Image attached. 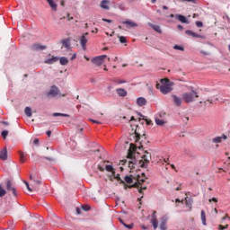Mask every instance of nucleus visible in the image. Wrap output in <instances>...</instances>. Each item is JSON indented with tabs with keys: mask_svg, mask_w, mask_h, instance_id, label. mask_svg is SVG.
Segmentation results:
<instances>
[{
	"mask_svg": "<svg viewBox=\"0 0 230 230\" xmlns=\"http://www.w3.org/2000/svg\"><path fill=\"white\" fill-rule=\"evenodd\" d=\"M135 134H136V143H137V141H139V139H141V133L137 131V128L135 130Z\"/></svg>",
	"mask_w": 230,
	"mask_h": 230,
	"instance_id": "obj_36",
	"label": "nucleus"
},
{
	"mask_svg": "<svg viewBox=\"0 0 230 230\" xmlns=\"http://www.w3.org/2000/svg\"><path fill=\"white\" fill-rule=\"evenodd\" d=\"M175 19H177V21H180V22L188 24V19L182 14H175Z\"/></svg>",
	"mask_w": 230,
	"mask_h": 230,
	"instance_id": "obj_15",
	"label": "nucleus"
},
{
	"mask_svg": "<svg viewBox=\"0 0 230 230\" xmlns=\"http://www.w3.org/2000/svg\"><path fill=\"white\" fill-rule=\"evenodd\" d=\"M197 98H199V93L195 92L194 90L182 94V100L185 102V103H193Z\"/></svg>",
	"mask_w": 230,
	"mask_h": 230,
	"instance_id": "obj_2",
	"label": "nucleus"
},
{
	"mask_svg": "<svg viewBox=\"0 0 230 230\" xmlns=\"http://www.w3.org/2000/svg\"><path fill=\"white\" fill-rule=\"evenodd\" d=\"M183 121L186 123V122H188V121H190V118H188V117H184L183 119Z\"/></svg>",
	"mask_w": 230,
	"mask_h": 230,
	"instance_id": "obj_60",
	"label": "nucleus"
},
{
	"mask_svg": "<svg viewBox=\"0 0 230 230\" xmlns=\"http://www.w3.org/2000/svg\"><path fill=\"white\" fill-rule=\"evenodd\" d=\"M186 206L189 208V211H191V206L193 205V199L191 198H185Z\"/></svg>",
	"mask_w": 230,
	"mask_h": 230,
	"instance_id": "obj_19",
	"label": "nucleus"
},
{
	"mask_svg": "<svg viewBox=\"0 0 230 230\" xmlns=\"http://www.w3.org/2000/svg\"><path fill=\"white\" fill-rule=\"evenodd\" d=\"M47 2L49 3V4L50 8L53 10V12H57L58 5L55 3V1H53V0H47Z\"/></svg>",
	"mask_w": 230,
	"mask_h": 230,
	"instance_id": "obj_22",
	"label": "nucleus"
},
{
	"mask_svg": "<svg viewBox=\"0 0 230 230\" xmlns=\"http://www.w3.org/2000/svg\"><path fill=\"white\" fill-rule=\"evenodd\" d=\"M101 8L102 10H111V1L109 0H102L100 4Z\"/></svg>",
	"mask_w": 230,
	"mask_h": 230,
	"instance_id": "obj_12",
	"label": "nucleus"
},
{
	"mask_svg": "<svg viewBox=\"0 0 230 230\" xmlns=\"http://www.w3.org/2000/svg\"><path fill=\"white\" fill-rule=\"evenodd\" d=\"M186 35H189V37H193V39H200V34L195 33L192 31H186Z\"/></svg>",
	"mask_w": 230,
	"mask_h": 230,
	"instance_id": "obj_17",
	"label": "nucleus"
},
{
	"mask_svg": "<svg viewBox=\"0 0 230 230\" xmlns=\"http://www.w3.org/2000/svg\"><path fill=\"white\" fill-rule=\"evenodd\" d=\"M86 35H89V33H85L84 34L81 38H80V44L82 47V49H84V51H85L87 49L86 44H87V38L85 37Z\"/></svg>",
	"mask_w": 230,
	"mask_h": 230,
	"instance_id": "obj_9",
	"label": "nucleus"
},
{
	"mask_svg": "<svg viewBox=\"0 0 230 230\" xmlns=\"http://www.w3.org/2000/svg\"><path fill=\"white\" fill-rule=\"evenodd\" d=\"M140 227H141V229H143V230H148V229H150V226H144V225H141L140 226Z\"/></svg>",
	"mask_w": 230,
	"mask_h": 230,
	"instance_id": "obj_48",
	"label": "nucleus"
},
{
	"mask_svg": "<svg viewBox=\"0 0 230 230\" xmlns=\"http://www.w3.org/2000/svg\"><path fill=\"white\" fill-rule=\"evenodd\" d=\"M107 58V55H102L99 57H95L92 59V62L94 64V66H102L103 64V61Z\"/></svg>",
	"mask_w": 230,
	"mask_h": 230,
	"instance_id": "obj_7",
	"label": "nucleus"
},
{
	"mask_svg": "<svg viewBox=\"0 0 230 230\" xmlns=\"http://www.w3.org/2000/svg\"><path fill=\"white\" fill-rule=\"evenodd\" d=\"M47 98H57V96L64 97L66 93L60 94V90L56 85H52L50 90L46 93Z\"/></svg>",
	"mask_w": 230,
	"mask_h": 230,
	"instance_id": "obj_3",
	"label": "nucleus"
},
{
	"mask_svg": "<svg viewBox=\"0 0 230 230\" xmlns=\"http://www.w3.org/2000/svg\"><path fill=\"white\" fill-rule=\"evenodd\" d=\"M33 145H39V138H35L33 140Z\"/></svg>",
	"mask_w": 230,
	"mask_h": 230,
	"instance_id": "obj_59",
	"label": "nucleus"
},
{
	"mask_svg": "<svg viewBox=\"0 0 230 230\" xmlns=\"http://www.w3.org/2000/svg\"><path fill=\"white\" fill-rule=\"evenodd\" d=\"M124 181L128 184H132V182H133L132 177H130V176H125Z\"/></svg>",
	"mask_w": 230,
	"mask_h": 230,
	"instance_id": "obj_35",
	"label": "nucleus"
},
{
	"mask_svg": "<svg viewBox=\"0 0 230 230\" xmlns=\"http://www.w3.org/2000/svg\"><path fill=\"white\" fill-rule=\"evenodd\" d=\"M20 163H26V155L24 153H20Z\"/></svg>",
	"mask_w": 230,
	"mask_h": 230,
	"instance_id": "obj_30",
	"label": "nucleus"
},
{
	"mask_svg": "<svg viewBox=\"0 0 230 230\" xmlns=\"http://www.w3.org/2000/svg\"><path fill=\"white\" fill-rule=\"evenodd\" d=\"M105 170L106 172H112V175H116V171H114V167H112V165H106Z\"/></svg>",
	"mask_w": 230,
	"mask_h": 230,
	"instance_id": "obj_26",
	"label": "nucleus"
},
{
	"mask_svg": "<svg viewBox=\"0 0 230 230\" xmlns=\"http://www.w3.org/2000/svg\"><path fill=\"white\" fill-rule=\"evenodd\" d=\"M128 168H130V170H134V162H128Z\"/></svg>",
	"mask_w": 230,
	"mask_h": 230,
	"instance_id": "obj_47",
	"label": "nucleus"
},
{
	"mask_svg": "<svg viewBox=\"0 0 230 230\" xmlns=\"http://www.w3.org/2000/svg\"><path fill=\"white\" fill-rule=\"evenodd\" d=\"M168 223V216H164L160 219V229L161 230H166L168 227L166 226V224Z\"/></svg>",
	"mask_w": 230,
	"mask_h": 230,
	"instance_id": "obj_8",
	"label": "nucleus"
},
{
	"mask_svg": "<svg viewBox=\"0 0 230 230\" xmlns=\"http://www.w3.org/2000/svg\"><path fill=\"white\" fill-rule=\"evenodd\" d=\"M228 227H229V225H226V226L219 225L218 226V229H220V230L227 229Z\"/></svg>",
	"mask_w": 230,
	"mask_h": 230,
	"instance_id": "obj_42",
	"label": "nucleus"
},
{
	"mask_svg": "<svg viewBox=\"0 0 230 230\" xmlns=\"http://www.w3.org/2000/svg\"><path fill=\"white\" fill-rule=\"evenodd\" d=\"M149 26L155 30V31H157V33H163V31H161V27L159 25H154L152 23H149Z\"/></svg>",
	"mask_w": 230,
	"mask_h": 230,
	"instance_id": "obj_25",
	"label": "nucleus"
},
{
	"mask_svg": "<svg viewBox=\"0 0 230 230\" xmlns=\"http://www.w3.org/2000/svg\"><path fill=\"white\" fill-rule=\"evenodd\" d=\"M47 136H48V137H51V130H48V131H47Z\"/></svg>",
	"mask_w": 230,
	"mask_h": 230,
	"instance_id": "obj_62",
	"label": "nucleus"
},
{
	"mask_svg": "<svg viewBox=\"0 0 230 230\" xmlns=\"http://www.w3.org/2000/svg\"><path fill=\"white\" fill-rule=\"evenodd\" d=\"M6 190L8 193L10 191L13 193V197H17V189L15 188V185L13 184V181L12 180H7L6 181Z\"/></svg>",
	"mask_w": 230,
	"mask_h": 230,
	"instance_id": "obj_6",
	"label": "nucleus"
},
{
	"mask_svg": "<svg viewBox=\"0 0 230 230\" xmlns=\"http://www.w3.org/2000/svg\"><path fill=\"white\" fill-rule=\"evenodd\" d=\"M24 113L28 118H31V108L26 107L24 110Z\"/></svg>",
	"mask_w": 230,
	"mask_h": 230,
	"instance_id": "obj_28",
	"label": "nucleus"
},
{
	"mask_svg": "<svg viewBox=\"0 0 230 230\" xmlns=\"http://www.w3.org/2000/svg\"><path fill=\"white\" fill-rule=\"evenodd\" d=\"M124 227H127V229H133L134 228V224H129V225H124Z\"/></svg>",
	"mask_w": 230,
	"mask_h": 230,
	"instance_id": "obj_43",
	"label": "nucleus"
},
{
	"mask_svg": "<svg viewBox=\"0 0 230 230\" xmlns=\"http://www.w3.org/2000/svg\"><path fill=\"white\" fill-rule=\"evenodd\" d=\"M145 154L146 155H142V160H140L139 162L140 168H145V166H148V164H150V159H152L150 153L146 151Z\"/></svg>",
	"mask_w": 230,
	"mask_h": 230,
	"instance_id": "obj_4",
	"label": "nucleus"
},
{
	"mask_svg": "<svg viewBox=\"0 0 230 230\" xmlns=\"http://www.w3.org/2000/svg\"><path fill=\"white\" fill-rule=\"evenodd\" d=\"M23 182L26 185V188H27L28 191H31V192L33 191V189H31L30 187V183H28V181H24Z\"/></svg>",
	"mask_w": 230,
	"mask_h": 230,
	"instance_id": "obj_40",
	"label": "nucleus"
},
{
	"mask_svg": "<svg viewBox=\"0 0 230 230\" xmlns=\"http://www.w3.org/2000/svg\"><path fill=\"white\" fill-rule=\"evenodd\" d=\"M151 224L155 230L159 227V221H157V217H153V218L151 219Z\"/></svg>",
	"mask_w": 230,
	"mask_h": 230,
	"instance_id": "obj_20",
	"label": "nucleus"
},
{
	"mask_svg": "<svg viewBox=\"0 0 230 230\" xmlns=\"http://www.w3.org/2000/svg\"><path fill=\"white\" fill-rule=\"evenodd\" d=\"M52 116H54V118H57V116H62L63 118H69V115L66 113H53Z\"/></svg>",
	"mask_w": 230,
	"mask_h": 230,
	"instance_id": "obj_34",
	"label": "nucleus"
},
{
	"mask_svg": "<svg viewBox=\"0 0 230 230\" xmlns=\"http://www.w3.org/2000/svg\"><path fill=\"white\" fill-rule=\"evenodd\" d=\"M181 3H195L197 0H179Z\"/></svg>",
	"mask_w": 230,
	"mask_h": 230,
	"instance_id": "obj_46",
	"label": "nucleus"
},
{
	"mask_svg": "<svg viewBox=\"0 0 230 230\" xmlns=\"http://www.w3.org/2000/svg\"><path fill=\"white\" fill-rule=\"evenodd\" d=\"M58 60V58L51 57V58L45 59V64H55Z\"/></svg>",
	"mask_w": 230,
	"mask_h": 230,
	"instance_id": "obj_23",
	"label": "nucleus"
},
{
	"mask_svg": "<svg viewBox=\"0 0 230 230\" xmlns=\"http://www.w3.org/2000/svg\"><path fill=\"white\" fill-rule=\"evenodd\" d=\"M201 221L203 226H206V212L204 210H201Z\"/></svg>",
	"mask_w": 230,
	"mask_h": 230,
	"instance_id": "obj_29",
	"label": "nucleus"
},
{
	"mask_svg": "<svg viewBox=\"0 0 230 230\" xmlns=\"http://www.w3.org/2000/svg\"><path fill=\"white\" fill-rule=\"evenodd\" d=\"M112 177H114V179H116V181H119L120 184H125V181H123V180H121V177H119V174L112 175Z\"/></svg>",
	"mask_w": 230,
	"mask_h": 230,
	"instance_id": "obj_37",
	"label": "nucleus"
},
{
	"mask_svg": "<svg viewBox=\"0 0 230 230\" xmlns=\"http://www.w3.org/2000/svg\"><path fill=\"white\" fill-rule=\"evenodd\" d=\"M119 8L120 10H125V4H120L119 5Z\"/></svg>",
	"mask_w": 230,
	"mask_h": 230,
	"instance_id": "obj_56",
	"label": "nucleus"
},
{
	"mask_svg": "<svg viewBox=\"0 0 230 230\" xmlns=\"http://www.w3.org/2000/svg\"><path fill=\"white\" fill-rule=\"evenodd\" d=\"M102 21L104 22H112V20H109V19H105V18H102Z\"/></svg>",
	"mask_w": 230,
	"mask_h": 230,
	"instance_id": "obj_58",
	"label": "nucleus"
},
{
	"mask_svg": "<svg viewBox=\"0 0 230 230\" xmlns=\"http://www.w3.org/2000/svg\"><path fill=\"white\" fill-rule=\"evenodd\" d=\"M75 211H76L77 215H81L82 214V210L79 208H76Z\"/></svg>",
	"mask_w": 230,
	"mask_h": 230,
	"instance_id": "obj_55",
	"label": "nucleus"
},
{
	"mask_svg": "<svg viewBox=\"0 0 230 230\" xmlns=\"http://www.w3.org/2000/svg\"><path fill=\"white\" fill-rule=\"evenodd\" d=\"M60 64L61 66H67V64H69V59H67L66 57H62L60 58Z\"/></svg>",
	"mask_w": 230,
	"mask_h": 230,
	"instance_id": "obj_27",
	"label": "nucleus"
},
{
	"mask_svg": "<svg viewBox=\"0 0 230 230\" xmlns=\"http://www.w3.org/2000/svg\"><path fill=\"white\" fill-rule=\"evenodd\" d=\"M0 159L2 161H6L8 159V151L6 150V147H4L1 152H0Z\"/></svg>",
	"mask_w": 230,
	"mask_h": 230,
	"instance_id": "obj_14",
	"label": "nucleus"
},
{
	"mask_svg": "<svg viewBox=\"0 0 230 230\" xmlns=\"http://www.w3.org/2000/svg\"><path fill=\"white\" fill-rule=\"evenodd\" d=\"M177 29L180 30V31H182L184 30V27H182V25H178Z\"/></svg>",
	"mask_w": 230,
	"mask_h": 230,
	"instance_id": "obj_57",
	"label": "nucleus"
},
{
	"mask_svg": "<svg viewBox=\"0 0 230 230\" xmlns=\"http://www.w3.org/2000/svg\"><path fill=\"white\" fill-rule=\"evenodd\" d=\"M209 202H218V199L217 198H212L209 199Z\"/></svg>",
	"mask_w": 230,
	"mask_h": 230,
	"instance_id": "obj_52",
	"label": "nucleus"
},
{
	"mask_svg": "<svg viewBox=\"0 0 230 230\" xmlns=\"http://www.w3.org/2000/svg\"><path fill=\"white\" fill-rule=\"evenodd\" d=\"M98 170L100 172H105V169L102 165H98Z\"/></svg>",
	"mask_w": 230,
	"mask_h": 230,
	"instance_id": "obj_54",
	"label": "nucleus"
},
{
	"mask_svg": "<svg viewBox=\"0 0 230 230\" xmlns=\"http://www.w3.org/2000/svg\"><path fill=\"white\" fill-rule=\"evenodd\" d=\"M67 21H73L75 19L73 16H70L69 13H66Z\"/></svg>",
	"mask_w": 230,
	"mask_h": 230,
	"instance_id": "obj_50",
	"label": "nucleus"
},
{
	"mask_svg": "<svg viewBox=\"0 0 230 230\" xmlns=\"http://www.w3.org/2000/svg\"><path fill=\"white\" fill-rule=\"evenodd\" d=\"M172 98L173 105H175V107H181V105H182V100L184 99L177 95H172Z\"/></svg>",
	"mask_w": 230,
	"mask_h": 230,
	"instance_id": "obj_10",
	"label": "nucleus"
},
{
	"mask_svg": "<svg viewBox=\"0 0 230 230\" xmlns=\"http://www.w3.org/2000/svg\"><path fill=\"white\" fill-rule=\"evenodd\" d=\"M196 25L198 26V28H202L203 23H202V22H197Z\"/></svg>",
	"mask_w": 230,
	"mask_h": 230,
	"instance_id": "obj_51",
	"label": "nucleus"
},
{
	"mask_svg": "<svg viewBox=\"0 0 230 230\" xmlns=\"http://www.w3.org/2000/svg\"><path fill=\"white\" fill-rule=\"evenodd\" d=\"M143 182H145V180H137V182L129 185L128 188H137L138 193H143V190H146V186L142 187ZM124 188L127 190L128 186L125 185Z\"/></svg>",
	"mask_w": 230,
	"mask_h": 230,
	"instance_id": "obj_5",
	"label": "nucleus"
},
{
	"mask_svg": "<svg viewBox=\"0 0 230 230\" xmlns=\"http://www.w3.org/2000/svg\"><path fill=\"white\" fill-rule=\"evenodd\" d=\"M161 84L156 83V89H159V91L163 94H168V93H172V89L171 88L169 82L170 79L164 78L160 80Z\"/></svg>",
	"mask_w": 230,
	"mask_h": 230,
	"instance_id": "obj_1",
	"label": "nucleus"
},
{
	"mask_svg": "<svg viewBox=\"0 0 230 230\" xmlns=\"http://www.w3.org/2000/svg\"><path fill=\"white\" fill-rule=\"evenodd\" d=\"M4 195H6V190L0 184V197H4Z\"/></svg>",
	"mask_w": 230,
	"mask_h": 230,
	"instance_id": "obj_33",
	"label": "nucleus"
},
{
	"mask_svg": "<svg viewBox=\"0 0 230 230\" xmlns=\"http://www.w3.org/2000/svg\"><path fill=\"white\" fill-rule=\"evenodd\" d=\"M33 184H32V188H34V190H37V185H40L42 184V181H39V180H33Z\"/></svg>",
	"mask_w": 230,
	"mask_h": 230,
	"instance_id": "obj_31",
	"label": "nucleus"
},
{
	"mask_svg": "<svg viewBox=\"0 0 230 230\" xmlns=\"http://www.w3.org/2000/svg\"><path fill=\"white\" fill-rule=\"evenodd\" d=\"M60 4H61V6H65L66 5V2L64 0H62Z\"/></svg>",
	"mask_w": 230,
	"mask_h": 230,
	"instance_id": "obj_63",
	"label": "nucleus"
},
{
	"mask_svg": "<svg viewBox=\"0 0 230 230\" xmlns=\"http://www.w3.org/2000/svg\"><path fill=\"white\" fill-rule=\"evenodd\" d=\"M146 125H150L152 123V120L146 119Z\"/></svg>",
	"mask_w": 230,
	"mask_h": 230,
	"instance_id": "obj_61",
	"label": "nucleus"
},
{
	"mask_svg": "<svg viewBox=\"0 0 230 230\" xmlns=\"http://www.w3.org/2000/svg\"><path fill=\"white\" fill-rule=\"evenodd\" d=\"M122 24H125L127 28H137V23L132 22V21H123Z\"/></svg>",
	"mask_w": 230,
	"mask_h": 230,
	"instance_id": "obj_13",
	"label": "nucleus"
},
{
	"mask_svg": "<svg viewBox=\"0 0 230 230\" xmlns=\"http://www.w3.org/2000/svg\"><path fill=\"white\" fill-rule=\"evenodd\" d=\"M117 94H119L120 97L125 98L127 96V92L123 88H118L117 90Z\"/></svg>",
	"mask_w": 230,
	"mask_h": 230,
	"instance_id": "obj_21",
	"label": "nucleus"
},
{
	"mask_svg": "<svg viewBox=\"0 0 230 230\" xmlns=\"http://www.w3.org/2000/svg\"><path fill=\"white\" fill-rule=\"evenodd\" d=\"M62 45L66 48V49H69L71 48V41L69 40H63Z\"/></svg>",
	"mask_w": 230,
	"mask_h": 230,
	"instance_id": "obj_24",
	"label": "nucleus"
},
{
	"mask_svg": "<svg viewBox=\"0 0 230 230\" xmlns=\"http://www.w3.org/2000/svg\"><path fill=\"white\" fill-rule=\"evenodd\" d=\"M90 121H92V123H97V125H102V122H100L98 120L90 119Z\"/></svg>",
	"mask_w": 230,
	"mask_h": 230,
	"instance_id": "obj_53",
	"label": "nucleus"
},
{
	"mask_svg": "<svg viewBox=\"0 0 230 230\" xmlns=\"http://www.w3.org/2000/svg\"><path fill=\"white\" fill-rule=\"evenodd\" d=\"M119 43H120V44H125V43H127V38H125L124 36H120V37H119Z\"/></svg>",
	"mask_w": 230,
	"mask_h": 230,
	"instance_id": "obj_39",
	"label": "nucleus"
},
{
	"mask_svg": "<svg viewBox=\"0 0 230 230\" xmlns=\"http://www.w3.org/2000/svg\"><path fill=\"white\" fill-rule=\"evenodd\" d=\"M31 51H43V49H46V46L35 43L31 46Z\"/></svg>",
	"mask_w": 230,
	"mask_h": 230,
	"instance_id": "obj_11",
	"label": "nucleus"
},
{
	"mask_svg": "<svg viewBox=\"0 0 230 230\" xmlns=\"http://www.w3.org/2000/svg\"><path fill=\"white\" fill-rule=\"evenodd\" d=\"M222 139H227V136L222 135L221 137H216L212 139V143H222Z\"/></svg>",
	"mask_w": 230,
	"mask_h": 230,
	"instance_id": "obj_16",
	"label": "nucleus"
},
{
	"mask_svg": "<svg viewBox=\"0 0 230 230\" xmlns=\"http://www.w3.org/2000/svg\"><path fill=\"white\" fill-rule=\"evenodd\" d=\"M226 218H229V216L226 215V217H224L222 220H226Z\"/></svg>",
	"mask_w": 230,
	"mask_h": 230,
	"instance_id": "obj_64",
	"label": "nucleus"
},
{
	"mask_svg": "<svg viewBox=\"0 0 230 230\" xmlns=\"http://www.w3.org/2000/svg\"><path fill=\"white\" fill-rule=\"evenodd\" d=\"M82 208L84 211H89L91 209V207L89 205H84L82 206Z\"/></svg>",
	"mask_w": 230,
	"mask_h": 230,
	"instance_id": "obj_44",
	"label": "nucleus"
},
{
	"mask_svg": "<svg viewBox=\"0 0 230 230\" xmlns=\"http://www.w3.org/2000/svg\"><path fill=\"white\" fill-rule=\"evenodd\" d=\"M0 123H1L2 125H4V127H8V125H10V122L4 121V120L0 121Z\"/></svg>",
	"mask_w": 230,
	"mask_h": 230,
	"instance_id": "obj_49",
	"label": "nucleus"
},
{
	"mask_svg": "<svg viewBox=\"0 0 230 230\" xmlns=\"http://www.w3.org/2000/svg\"><path fill=\"white\" fill-rule=\"evenodd\" d=\"M115 84H127V81L121 80V79H118V80H115Z\"/></svg>",
	"mask_w": 230,
	"mask_h": 230,
	"instance_id": "obj_45",
	"label": "nucleus"
},
{
	"mask_svg": "<svg viewBox=\"0 0 230 230\" xmlns=\"http://www.w3.org/2000/svg\"><path fill=\"white\" fill-rule=\"evenodd\" d=\"M1 136L3 139H6V137H8V130L2 131Z\"/></svg>",
	"mask_w": 230,
	"mask_h": 230,
	"instance_id": "obj_38",
	"label": "nucleus"
},
{
	"mask_svg": "<svg viewBox=\"0 0 230 230\" xmlns=\"http://www.w3.org/2000/svg\"><path fill=\"white\" fill-rule=\"evenodd\" d=\"M155 123H156V125H159L160 127H163V125H164L165 122H164V120L156 118L155 119Z\"/></svg>",
	"mask_w": 230,
	"mask_h": 230,
	"instance_id": "obj_32",
	"label": "nucleus"
},
{
	"mask_svg": "<svg viewBox=\"0 0 230 230\" xmlns=\"http://www.w3.org/2000/svg\"><path fill=\"white\" fill-rule=\"evenodd\" d=\"M137 103L138 107H144V105H146V99L139 97L137 99Z\"/></svg>",
	"mask_w": 230,
	"mask_h": 230,
	"instance_id": "obj_18",
	"label": "nucleus"
},
{
	"mask_svg": "<svg viewBox=\"0 0 230 230\" xmlns=\"http://www.w3.org/2000/svg\"><path fill=\"white\" fill-rule=\"evenodd\" d=\"M174 49H178L179 51H184V47H181L179 45H175L173 47Z\"/></svg>",
	"mask_w": 230,
	"mask_h": 230,
	"instance_id": "obj_41",
	"label": "nucleus"
}]
</instances>
